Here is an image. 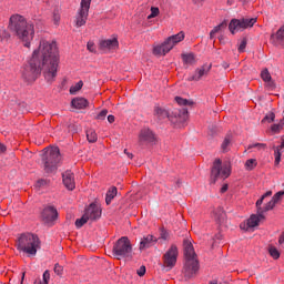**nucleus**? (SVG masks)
<instances>
[{
  "label": "nucleus",
  "instance_id": "f257e3e1",
  "mask_svg": "<svg viewBox=\"0 0 284 284\" xmlns=\"http://www.w3.org/2000/svg\"><path fill=\"white\" fill-rule=\"evenodd\" d=\"M59 68V48L57 42L40 40L39 48L33 51L32 58L22 71V78L28 83H32L39 79L43 72L45 81L52 83L57 78Z\"/></svg>",
  "mask_w": 284,
  "mask_h": 284
},
{
  "label": "nucleus",
  "instance_id": "f03ea898",
  "mask_svg": "<svg viewBox=\"0 0 284 284\" xmlns=\"http://www.w3.org/2000/svg\"><path fill=\"white\" fill-rule=\"evenodd\" d=\"M9 30L23 41L26 48H29L30 41L34 39V24L28 22L21 14H13L9 20Z\"/></svg>",
  "mask_w": 284,
  "mask_h": 284
},
{
  "label": "nucleus",
  "instance_id": "7ed1b4c3",
  "mask_svg": "<svg viewBox=\"0 0 284 284\" xmlns=\"http://www.w3.org/2000/svg\"><path fill=\"white\" fill-rule=\"evenodd\" d=\"M17 250L27 256H37V252L41 250V240L32 233H24L18 239Z\"/></svg>",
  "mask_w": 284,
  "mask_h": 284
},
{
  "label": "nucleus",
  "instance_id": "20e7f679",
  "mask_svg": "<svg viewBox=\"0 0 284 284\" xmlns=\"http://www.w3.org/2000/svg\"><path fill=\"white\" fill-rule=\"evenodd\" d=\"M43 170L47 174H52L59 169L61 163V151L59 148H53L47 152L42 158Z\"/></svg>",
  "mask_w": 284,
  "mask_h": 284
},
{
  "label": "nucleus",
  "instance_id": "39448f33",
  "mask_svg": "<svg viewBox=\"0 0 284 284\" xmlns=\"http://www.w3.org/2000/svg\"><path fill=\"white\" fill-rule=\"evenodd\" d=\"M113 256L121 261V258H132V243L128 236H122L113 245Z\"/></svg>",
  "mask_w": 284,
  "mask_h": 284
},
{
  "label": "nucleus",
  "instance_id": "423d86ee",
  "mask_svg": "<svg viewBox=\"0 0 284 284\" xmlns=\"http://www.w3.org/2000/svg\"><path fill=\"white\" fill-rule=\"evenodd\" d=\"M256 23V18H242V19H232L229 24V30L233 34L241 32V30H247Z\"/></svg>",
  "mask_w": 284,
  "mask_h": 284
},
{
  "label": "nucleus",
  "instance_id": "0eeeda50",
  "mask_svg": "<svg viewBox=\"0 0 284 284\" xmlns=\"http://www.w3.org/2000/svg\"><path fill=\"white\" fill-rule=\"evenodd\" d=\"M230 176V164H223L221 159H216L211 170V179L216 183V179H227Z\"/></svg>",
  "mask_w": 284,
  "mask_h": 284
},
{
  "label": "nucleus",
  "instance_id": "6e6552de",
  "mask_svg": "<svg viewBox=\"0 0 284 284\" xmlns=\"http://www.w3.org/2000/svg\"><path fill=\"white\" fill-rule=\"evenodd\" d=\"M176 258H179V248L172 244L163 255V266L166 268V272H170L176 265Z\"/></svg>",
  "mask_w": 284,
  "mask_h": 284
},
{
  "label": "nucleus",
  "instance_id": "1a4fd4ad",
  "mask_svg": "<svg viewBox=\"0 0 284 284\" xmlns=\"http://www.w3.org/2000/svg\"><path fill=\"white\" fill-rule=\"evenodd\" d=\"M90 3H92V0H81V7L78 11V14L75 16V27L81 28L85 26L88 21V14L90 12Z\"/></svg>",
  "mask_w": 284,
  "mask_h": 284
},
{
  "label": "nucleus",
  "instance_id": "9d476101",
  "mask_svg": "<svg viewBox=\"0 0 284 284\" xmlns=\"http://www.w3.org/2000/svg\"><path fill=\"white\" fill-rule=\"evenodd\" d=\"M199 270H201L199 258L185 260L183 267L184 278H186V281H190V278H194V276L199 274Z\"/></svg>",
  "mask_w": 284,
  "mask_h": 284
},
{
  "label": "nucleus",
  "instance_id": "9b49d317",
  "mask_svg": "<svg viewBox=\"0 0 284 284\" xmlns=\"http://www.w3.org/2000/svg\"><path fill=\"white\" fill-rule=\"evenodd\" d=\"M139 143L140 145H154L156 143V135H154L152 130L144 128L140 131Z\"/></svg>",
  "mask_w": 284,
  "mask_h": 284
},
{
  "label": "nucleus",
  "instance_id": "f8f14e48",
  "mask_svg": "<svg viewBox=\"0 0 284 284\" xmlns=\"http://www.w3.org/2000/svg\"><path fill=\"white\" fill-rule=\"evenodd\" d=\"M89 221H99L101 219L102 210L101 205L97 202L91 203L84 211Z\"/></svg>",
  "mask_w": 284,
  "mask_h": 284
},
{
  "label": "nucleus",
  "instance_id": "ddd939ff",
  "mask_svg": "<svg viewBox=\"0 0 284 284\" xmlns=\"http://www.w3.org/2000/svg\"><path fill=\"white\" fill-rule=\"evenodd\" d=\"M41 216L44 223H52V221H57L59 212H57L54 206H47L43 209Z\"/></svg>",
  "mask_w": 284,
  "mask_h": 284
},
{
  "label": "nucleus",
  "instance_id": "4468645a",
  "mask_svg": "<svg viewBox=\"0 0 284 284\" xmlns=\"http://www.w3.org/2000/svg\"><path fill=\"white\" fill-rule=\"evenodd\" d=\"M212 70V64H204L201 68L195 70V73L189 78V81H201L203 77H207Z\"/></svg>",
  "mask_w": 284,
  "mask_h": 284
},
{
  "label": "nucleus",
  "instance_id": "2eb2a0df",
  "mask_svg": "<svg viewBox=\"0 0 284 284\" xmlns=\"http://www.w3.org/2000/svg\"><path fill=\"white\" fill-rule=\"evenodd\" d=\"M153 115L155 116V119H158V121H163L165 119H170L171 121H174V119H172V115H170V111H168L165 108L159 104L154 106Z\"/></svg>",
  "mask_w": 284,
  "mask_h": 284
},
{
  "label": "nucleus",
  "instance_id": "dca6fc26",
  "mask_svg": "<svg viewBox=\"0 0 284 284\" xmlns=\"http://www.w3.org/2000/svg\"><path fill=\"white\" fill-rule=\"evenodd\" d=\"M101 50L110 52V50H116L119 48V40L116 38L102 40L100 42Z\"/></svg>",
  "mask_w": 284,
  "mask_h": 284
},
{
  "label": "nucleus",
  "instance_id": "f3484780",
  "mask_svg": "<svg viewBox=\"0 0 284 284\" xmlns=\"http://www.w3.org/2000/svg\"><path fill=\"white\" fill-rule=\"evenodd\" d=\"M62 181L67 190L72 191L74 187H77V184L74 183V173L71 171H65L62 173Z\"/></svg>",
  "mask_w": 284,
  "mask_h": 284
},
{
  "label": "nucleus",
  "instance_id": "a211bd4d",
  "mask_svg": "<svg viewBox=\"0 0 284 284\" xmlns=\"http://www.w3.org/2000/svg\"><path fill=\"white\" fill-rule=\"evenodd\" d=\"M155 242L156 237H154V235H144L140 241V252H143L144 250H150V247L154 246Z\"/></svg>",
  "mask_w": 284,
  "mask_h": 284
},
{
  "label": "nucleus",
  "instance_id": "6ab92c4d",
  "mask_svg": "<svg viewBox=\"0 0 284 284\" xmlns=\"http://www.w3.org/2000/svg\"><path fill=\"white\" fill-rule=\"evenodd\" d=\"M183 250H184L185 261L191 260V258H197L196 252H194V245H192V242H190V240L183 241Z\"/></svg>",
  "mask_w": 284,
  "mask_h": 284
},
{
  "label": "nucleus",
  "instance_id": "aec40b11",
  "mask_svg": "<svg viewBox=\"0 0 284 284\" xmlns=\"http://www.w3.org/2000/svg\"><path fill=\"white\" fill-rule=\"evenodd\" d=\"M173 123H183L187 119V110L185 108L175 109L172 114Z\"/></svg>",
  "mask_w": 284,
  "mask_h": 284
},
{
  "label": "nucleus",
  "instance_id": "412c9836",
  "mask_svg": "<svg viewBox=\"0 0 284 284\" xmlns=\"http://www.w3.org/2000/svg\"><path fill=\"white\" fill-rule=\"evenodd\" d=\"M170 50H172V45L165 40L162 44H158L153 48V54H155V57H165Z\"/></svg>",
  "mask_w": 284,
  "mask_h": 284
},
{
  "label": "nucleus",
  "instance_id": "4be33fe9",
  "mask_svg": "<svg viewBox=\"0 0 284 284\" xmlns=\"http://www.w3.org/2000/svg\"><path fill=\"white\" fill-rule=\"evenodd\" d=\"M283 196H284V191H278L277 193H275L272 200L267 204H265L263 209V214L264 212H270V210H274V207L276 206V203H278V201Z\"/></svg>",
  "mask_w": 284,
  "mask_h": 284
},
{
  "label": "nucleus",
  "instance_id": "5701e85b",
  "mask_svg": "<svg viewBox=\"0 0 284 284\" xmlns=\"http://www.w3.org/2000/svg\"><path fill=\"white\" fill-rule=\"evenodd\" d=\"M261 215L257 213V215H251V217L247 220L246 224H241L240 227L241 230H250V227H256L258 223H261Z\"/></svg>",
  "mask_w": 284,
  "mask_h": 284
},
{
  "label": "nucleus",
  "instance_id": "b1692460",
  "mask_svg": "<svg viewBox=\"0 0 284 284\" xmlns=\"http://www.w3.org/2000/svg\"><path fill=\"white\" fill-rule=\"evenodd\" d=\"M183 39H185V33L183 31L174 34V36H171L166 39V43L169 45H171V50L172 48H174V45H176V43H181V41H183Z\"/></svg>",
  "mask_w": 284,
  "mask_h": 284
},
{
  "label": "nucleus",
  "instance_id": "393cba45",
  "mask_svg": "<svg viewBox=\"0 0 284 284\" xmlns=\"http://www.w3.org/2000/svg\"><path fill=\"white\" fill-rule=\"evenodd\" d=\"M71 104L75 110H85L88 108V101L84 98H75L71 101Z\"/></svg>",
  "mask_w": 284,
  "mask_h": 284
},
{
  "label": "nucleus",
  "instance_id": "a878e982",
  "mask_svg": "<svg viewBox=\"0 0 284 284\" xmlns=\"http://www.w3.org/2000/svg\"><path fill=\"white\" fill-rule=\"evenodd\" d=\"M182 60L185 65H194V63H196V58L194 57V53H183Z\"/></svg>",
  "mask_w": 284,
  "mask_h": 284
},
{
  "label": "nucleus",
  "instance_id": "bb28decb",
  "mask_svg": "<svg viewBox=\"0 0 284 284\" xmlns=\"http://www.w3.org/2000/svg\"><path fill=\"white\" fill-rule=\"evenodd\" d=\"M225 28H227V22H222L219 26L214 27V29L210 32V39H214V37L216 34H219V32H223V30H225Z\"/></svg>",
  "mask_w": 284,
  "mask_h": 284
},
{
  "label": "nucleus",
  "instance_id": "cd10ccee",
  "mask_svg": "<svg viewBox=\"0 0 284 284\" xmlns=\"http://www.w3.org/2000/svg\"><path fill=\"white\" fill-rule=\"evenodd\" d=\"M225 219H227L225 211L223 209L219 207L215 211V221H217V223H225Z\"/></svg>",
  "mask_w": 284,
  "mask_h": 284
},
{
  "label": "nucleus",
  "instance_id": "c85d7f7f",
  "mask_svg": "<svg viewBox=\"0 0 284 284\" xmlns=\"http://www.w3.org/2000/svg\"><path fill=\"white\" fill-rule=\"evenodd\" d=\"M116 186L111 187L105 195V203L106 205H110L112 203V199H114V196H116Z\"/></svg>",
  "mask_w": 284,
  "mask_h": 284
},
{
  "label": "nucleus",
  "instance_id": "c756f323",
  "mask_svg": "<svg viewBox=\"0 0 284 284\" xmlns=\"http://www.w3.org/2000/svg\"><path fill=\"white\" fill-rule=\"evenodd\" d=\"M87 139L89 143H97L99 136L97 135V131L90 129L87 131Z\"/></svg>",
  "mask_w": 284,
  "mask_h": 284
},
{
  "label": "nucleus",
  "instance_id": "7c9ffc66",
  "mask_svg": "<svg viewBox=\"0 0 284 284\" xmlns=\"http://www.w3.org/2000/svg\"><path fill=\"white\" fill-rule=\"evenodd\" d=\"M232 144V136L226 135L224 141L222 142L221 149L223 152L230 151V145Z\"/></svg>",
  "mask_w": 284,
  "mask_h": 284
},
{
  "label": "nucleus",
  "instance_id": "2f4dec72",
  "mask_svg": "<svg viewBox=\"0 0 284 284\" xmlns=\"http://www.w3.org/2000/svg\"><path fill=\"white\" fill-rule=\"evenodd\" d=\"M263 201H265V197H263V196L256 201L257 214H260L261 219H265V215H263L264 207L261 206V205H263Z\"/></svg>",
  "mask_w": 284,
  "mask_h": 284
},
{
  "label": "nucleus",
  "instance_id": "473e14b6",
  "mask_svg": "<svg viewBox=\"0 0 284 284\" xmlns=\"http://www.w3.org/2000/svg\"><path fill=\"white\" fill-rule=\"evenodd\" d=\"M283 148L278 146H274V156H275V163H281V154H283Z\"/></svg>",
  "mask_w": 284,
  "mask_h": 284
},
{
  "label": "nucleus",
  "instance_id": "72a5a7b5",
  "mask_svg": "<svg viewBox=\"0 0 284 284\" xmlns=\"http://www.w3.org/2000/svg\"><path fill=\"white\" fill-rule=\"evenodd\" d=\"M88 221H90L87 216L85 213L82 215V217L75 220V227L81 229L82 226L85 225V223H88Z\"/></svg>",
  "mask_w": 284,
  "mask_h": 284
},
{
  "label": "nucleus",
  "instance_id": "f704fd0d",
  "mask_svg": "<svg viewBox=\"0 0 284 284\" xmlns=\"http://www.w3.org/2000/svg\"><path fill=\"white\" fill-rule=\"evenodd\" d=\"M268 253L272 256V258H281V253L278 252V248L276 246H270L268 247Z\"/></svg>",
  "mask_w": 284,
  "mask_h": 284
},
{
  "label": "nucleus",
  "instance_id": "c9c22d12",
  "mask_svg": "<svg viewBox=\"0 0 284 284\" xmlns=\"http://www.w3.org/2000/svg\"><path fill=\"white\" fill-rule=\"evenodd\" d=\"M283 125H284V118L282 120H280V123L277 124H273L271 126L272 132H274V134L278 133L280 130H283Z\"/></svg>",
  "mask_w": 284,
  "mask_h": 284
},
{
  "label": "nucleus",
  "instance_id": "e433bc0d",
  "mask_svg": "<svg viewBox=\"0 0 284 284\" xmlns=\"http://www.w3.org/2000/svg\"><path fill=\"white\" fill-rule=\"evenodd\" d=\"M256 159H250L245 162V169L252 171L254 168H256Z\"/></svg>",
  "mask_w": 284,
  "mask_h": 284
},
{
  "label": "nucleus",
  "instance_id": "4c0bfd02",
  "mask_svg": "<svg viewBox=\"0 0 284 284\" xmlns=\"http://www.w3.org/2000/svg\"><path fill=\"white\" fill-rule=\"evenodd\" d=\"M81 88H83V81H79L75 85L71 87L70 94H77Z\"/></svg>",
  "mask_w": 284,
  "mask_h": 284
},
{
  "label": "nucleus",
  "instance_id": "58836bf2",
  "mask_svg": "<svg viewBox=\"0 0 284 284\" xmlns=\"http://www.w3.org/2000/svg\"><path fill=\"white\" fill-rule=\"evenodd\" d=\"M274 119H276V114H274V112H270V113L266 114L265 118L262 120V123H265V121H267V123H272V122H274Z\"/></svg>",
  "mask_w": 284,
  "mask_h": 284
},
{
  "label": "nucleus",
  "instance_id": "ea45409f",
  "mask_svg": "<svg viewBox=\"0 0 284 284\" xmlns=\"http://www.w3.org/2000/svg\"><path fill=\"white\" fill-rule=\"evenodd\" d=\"M261 77L265 82L272 80V75L270 74V71L267 69H264L261 72Z\"/></svg>",
  "mask_w": 284,
  "mask_h": 284
},
{
  "label": "nucleus",
  "instance_id": "a19ab883",
  "mask_svg": "<svg viewBox=\"0 0 284 284\" xmlns=\"http://www.w3.org/2000/svg\"><path fill=\"white\" fill-rule=\"evenodd\" d=\"M245 48H247V39L243 38L237 48L239 52H245Z\"/></svg>",
  "mask_w": 284,
  "mask_h": 284
},
{
  "label": "nucleus",
  "instance_id": "79ce46f5",
  "mask_svg": "<svg viewBox=\"0 0 284 284\" xmlns=\"http://www.w3.org/2000/svg\"><path fill=\"white\" fill-rule=\"evenodd\" d=\"M108 116V109L102 110L98 115L97 120L98 121H105V118Z\"/></svg>",
  "mask_w": 284,
  "mask_h": 284
},
{
  "label": "nucleus",
  "instance_id": "37998d69",
  "mask_svg": "<svg viewBox=\"0 0 284 284\" xmlns=\"http://www.w3.org/2000/svg\"><path fill=\"white\" fill-rule=\"evenodd\" d=\"M42 284H49L50 283V271H44L43 275H42Z\"/></svg>",
  "mask_w": 284,
  "mask_h": 284
},
{
  "label": "nucleus",
  "instance_id": "c03bdc74",
  "mask_svg": "<svg viewBox=\"0 0 284 284\" xmlns=\"http://www.w3.org/2000/svg\"><path fill=\"white\" fill-rule=\"evenodd\" d=\"M159 8L152 7L151 8V14L148 16V19H154L155 17H159Z\"/></svg>",
  "mask_w": 284,
  "mask_h": 284
},
{
  "label": "nucleus",
  "instance_id": "a18cd8bd",
  "mask_svg": "<svg viewBox=\"0 0 284 284\" xmlns=\"http://www.w3.org/2000/svg\"><path fill=\"white\" fill-rule=\"evenodd\" d=\"M175 101L178 105H190V101L187 99H183L181 97H175Z\"/></svg>",
  "mask_w": 284,
  "mask_h": 284
},
{
  "label": "nucleus",
  "instance_id": "49530a36",
  "mask_svg": "<svg viewBox=\"0 0 284 284\" xmlns=\"http://www.w3.org/2000/svg\"><path fill=\"white\" fill-rule=\"evenodd\" d=\"M54 274L58 276H63V266H61L59 263L54 265Z\"/></svg>",
  "mask_w": 284,
  "mask_h": 284
},
{
  "label": "nucleus",
  "instance_id": "de8ad7c7",
  "mask_svg": "<svg viewBox=\"0 0 284 284\" xmlns=\"http://www.w3.org/2000/svg\"><path fill=\"white\" fill-rule=\"evenodd\" d=\"M160 239H162L163 241H168L170 239V233H168V231L165 230H162L160 234Z\"/></svg>",
  "mask_w": 284,
  "mask_h": 284
},
{
  "label": "nucleus",
  "instance_id": "09e8293b",
  "mask_svg": "<svg viewBox=\"0 0 284 284\" xmlns=\"http://www.w3.org/2000/svg\"><path fill=\"white\" fill-rule=\"evenodd\" d=\"M265 83L270 90H274L276 88V83H274L272 80H268Z\"/></svg>",
  "mask_w": 284,
  "mask_h": 284
},
{
  "label": "nucleus",
  "instance_id": "8fccbe9b",
  "mask_svg": "<svg viewBox=\"0 0 284 284\" xmlns=\"http://www.w3.org/2000/svg\"><path fill=\"white\" fill-rule=\"evenodd\" d=\"M69 132H72L73 134H75V132H79V126L74 124H70Z\"/></svg>",
  "mask_w": 284,
  "mask_h": 284
},
{
  "label": "nucleus",
  "instance_id": "3c124183",
  "mask_svg": "<svg viewBox=\"0 0 284 284\" xmlns=\"http://www.w3.org/2000/svg\"><path fill=\"white\" fill-rule=\"evenodd\" d=\"M136 273L138 276H145V266H141Z\"/></svg>",
  "mask_w": 284,
  "mask_h": 284
},
{
  "label": "nucleus",
  "instance_id": "603ef678",
  "mask_svg": "<svg viewBox=\"0 0 284 284\" xmlns=\"http://www.w3.org/2000/svg\"><path fill=\"white\" fill-rule=\"evenodd\" d=\"M252 148H265V144H263V143L250 144L248 150H252Z\"/></svg>",
  "mask_w": 284,
  "mask_h": 284
},
{
  "label": "nucleus",
  "instance_id": "864d4df0",
  "mask_svg": "<svg viewBox=\"0 0 284 284\" xmlns=\"http://www.w3.org/2000/svg\"><path fill=\"white\" fill-rule=\"evenodd\" d=\"M87 48H88L89 52H94V50H95L94 43H92V42H88Z\"/></svg>",
  "mask_w": 284,
  "mask_h": 284
},
{
  "label": "nucleus",
  "instance_id": "5fc2aeb1",
  "mask_svg": "<svg viewBox=\"0 0 284 284\" xmlns=\"http://www.w3.org/2000/svg\"><path fill=\"white\" fill-rule=\"evenodd\" d=\"M7 150L8 148H6L3 143H0V154H3Z\"/></svg>",
  "mask_w": 284,
  "mask_h": 284
},
{
  "label": "nucleus",
  "instance_id": "6e6d98bb",
  "mask_svg": "<svg viewBox=\"0 0 284 284\" xmlns=\"http://www.w3.org/2000/svg\"><path fill=\"white\" fill-rule=\"evenodd\" d=\"M53 21H54V23H59V21H61V17L54 14V16H53Z\"/></svg>",
  "mask_w": 284,
  "mask_h": 284
},
{
  "label": "nucleus",
  "instance_id": "4d7b16f0",
  "mask_svg": "<svg viewBox=\"0 0 284 284\" xmlns=\"http://www.w3.org/2000/svg\"><path fill=\"white\" fill-rule=\"evenodd\" d=\"M278 243H280V245H283V243H284V232L281 234V236L278 239Z\"/></svg>",
  "mask_w": 284,
  "mask_h": 284
},
{
  "label": "nucleus",
  "instance_id": "13d9d810",
  "mask_svg": "<svg viewBox=\"0 0 284 284\" xmlns=\"http://www.w3.org/2000/svg\"><path fill=\"white\" fill-rule=\"evenodd\" d=\"M108 121L110 123H114V115H108Z\"/></svg>",
  "mask_w": 284,
  "mask_h": 284
},
{
  "label": "nucleus",
  "instance_id": "bf43d9fd",
  "mask_svg": "<svg viewBox=\"0 0 284 284\" xmlns=\"http://www.w3.org/2000/svg\"><path fill=\"white\" fill-rule=\"evenodd\" d=\"M226 190H227V184H224V185L221 187L222 194L225 193Z\"/></svg>",
  "mask_w": 284,
  "mask_h": 284
},
{
  "label": "nucleus",
  "instance_id": "052dcab7",
  "mask_svg": "<svg viewBox=\"0 0 284 284\" xmlns=\"http://www.w3.org/2000/svg\"><path fill=\"white\" fill-rule=\"evenodd\" d=\"M219 40H220V43H225V37L224 36H220Z\"/></svg>",
  "mask_w": 284,
  "mask_h": 284
},
{
  "label": "nucleus",
  "instance_id": "680f3d73",
  "mask_svg": "<svg viewBox=\"0 0 284 284\" xmlns=\"http://www.w3.org/2000/svg\"><path fill=\"white\" fill-rule=\"evenodd\" d=\"M266 196H272V191H267L264 195H262V197H266Z\"/></svg>",
  "mask_w": 284,
  "mask_h": 284
},
{
  "label": "nucleus",
  "instance_id": "e2e57ef3",
  "mask_svg": "<svg viewBox=\"0 0 284 284\" xmlns=\"http://www.w3.org/2000/svg\"><path fill=\"white\" fill-rule=\"evenodd\" d=\"M222 67L224 68V70H227V68H230V64L227 62H223Z\"/></svg>",
  "mask_w": 284,
  "mask_h": 284
},
{
  "label": "nucleus",
  "instance_id": "0e129e2a",
  "mask_svg": "<svg viewBox=\"0 0 284 284\" xmlns=\"http://www.w3.org/2000/svg\"><path fill=\"white\" fill-rule=\"evenodd\" d=\"M38 183H39L40 185H45V181H44V180H40V181H38Z\"/></svg>",
  "mask_w": 284,
  "mask_h": 284
},
{
  "label": "nucleus",
  "instance_id": "69168bd1",
  "mask_svg": "<svg viewBox=\"0 0 284 284\" xmlns=\"http://www.w3.org/2000/svg\"><path fill=\"white\" fill-rule=\"evenodd\" d=\"M34 284H42L41 280L36 281Z\"/></svg>",
  "mask_w": 284,
  "mask_h": 284
},
{
  "label": "nucleus",
  "instance_id": "338daca9",
  "mask_svg": "<svg viewBox=\"0 0 284 284\" xmlns=\"http://www.w3.org/2000/svg\"><path fill=\"white\" fill-rule=\"evenodd\" d=\"M282 149H284V140L282 141L281 145Z\"/></svg>",
  "mask_w": 284,
  "mask_h": 284
},
{
  "label": "nucleus",
  "instance_id": "774afa93",
  "mask_svg": "<svg viewBox=\"0 0 284 284\" xmlns=\"http://www.w3.org/2000/svg\"><path fill=\"white\" fill-rule=\"evenodd\" d=\"M194 3H200V1H203V0H193Z\"/></svg>",
  "mask_w": 284,
  "mask_h": 284
}]
</instances>
